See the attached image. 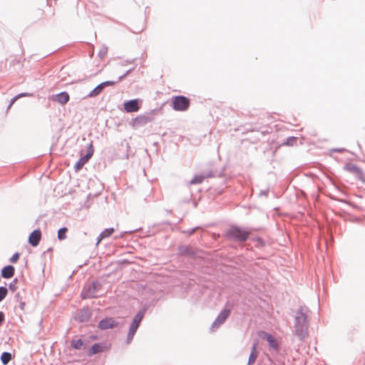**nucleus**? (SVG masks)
Segmentation results:
<instances>
[{
	"instance_id": "obj_1",
	"label": "nucleus",
	"mask_w": 365,
	"mask_h": 365,
	"mask_svg": "<svg viewBox=\"0 0 365 365\" xmlns=\"http://www.w3.org/2000/svg\"><path fill=\"white\" fill-rule=\"evenodd\" d=\"M307 309L302 308L297 317L295 323V333L300 339H303L307 332Z\"/></svg>"
},
{
	"instance_id": "obj_2",
	"label": "nucleus",
	"mask_w": 365,
	"mask_h": 365,
	"mask_svg": "<svg viewBox=\"0 0 365 365\" xmlns=\"http://www.w3.org/2000/svg\"><path fill=\"white\" fill-rule=\"evenodd\" d=\"M173 108L178 111H185L190 106V100L183 96H174L171 101Z\"/></svg>"
},
{
	"instance_id": "obj_3",
	"label": "nucleus",
	"mask_w": 365,
	"mask_h": 365,
	"mask_svg": "<svg viewBox=\"0 0 365 365\" xmlns=\"http://www.w3.org/2000/svg\"><path fill=\"white\" fill-rule=\"evenodd\" d=\"M250 232L237 227H233L227 231V235L238 241H245Z\"/></svg>"
},
{
	"instance_id": "obj_4",
	"label": "nucleus",
	"mask_w": 365,
	"mask_h": 365,
	"mask_svg": "<svg viewBox=\"0 0 365 365\" xmlns=\"http://www.w3.org/2000/svg\"><path fill=\"white\" fill-rule=\"evenodd\" d=\"M116 83V81H104L99 85H98L95 88H93L88 95V97L89 98H93L99 94H101L103 89L107 86H114Z\"/></svg>"
},
{
	"instance_id": "obj_5",
	"label": "nucleus",
	"mask_w": 365,
	"mask_h": 365,
	"mask_svg": "<svg viewBox=\"0 0 365 365\" xmlns=\"http://www.w3.org/2000/svg\"><path fill=\"white\" fill-rule=\"evenodd\" d=\"M144 316L143 312H139L134 317L133 321L130 325V330L128 332V338L132 339L135 334L140 322L142 321Z\"/></svg>"
},
{
	"instance_id": "obj_6",
	"label": "nucleus",
	"mask_w": 365,
	"mask_h": 365,
	"mask_svg": "<svg viewBox=\"0 0 365 365\" xmlns=\"http://www.w3.org/2000/svg\"><path fill=\"white\" fill-rule=\"evenodd\" d=\"M153 120L151 113L140 115L133 119V125L135 127L143 126Z\"/></svg>"
},
{
	"instance_id": "obj_7",
	"label": "nucleus",
	"mask_w": 365,
	"mask_h": 365,
	"mask_svg": "<svg viewBox=\"0 0 365 365\" xmlns=\"http://www.w3.org/2000/svg\"><path fill=\"white\" fill-rule=\"evenodd\" d=\"M101 285L96 282H92L88 286L83 293V298H94L97 297L96 291L98 290Z\"/></svg>"
},
{
	"instance_id": "obj_8",
	"label": "nucleus",
	"mask_w": 365,
	"mask_h": 365,
	"mask_svg": "<svg viewBox=\"0 0 365 365\" xmlns=\"http://www.w3.org/2000/svg\"><path fill=\"white\" fill-rule=\"evenodd\" d=\"M214 177V173L212 170L205 172L203 174L195 175L190 181V185H196L202 183L205 179Z\"/></svg>"
},
{
	"instance_id": "obj_9",
	"label": "nucleus",
	"mask_w": 365,
	"mask_h": 365,
	"mask_svg": "<svg viewBox=\"0 0 365 365\" xmlns=\"http://www.w3.org/2000/svg\"><path fill=\"white\" fill-rule=\"evenodd\" d=\"M93 149L91 148V145L89 147L86 155L81 157L78 160V161L76 163V165H74L75 170L76 171L81 170L83 168V166L89 160V159L93 155Z\"/></svg>"
},
{
	"instance_id": "obj_10",
	"label": "nucleus",
	"mask_w": 365,
	"mask_h": 365,
	"mask_svg": "<svg viewBox=\"0 0 365 365\" xmlns=\"http://www.w3.org/2000/svg\"><path fill=\"white\" fill-rule=\"evenodd\" d=\"M124 109L127 113L137 112L140 109L138 100L133 99L126 101L123 104Z\"/></svg>"
},
{
	"instance_id": "obj_11",
	"label": "nucleus",
	"mask_w": 365,
	"mask_h": 365,
	"mask_svg": "<svg viewBox=\"0 0 365 365\" xmlns=\"http://www.w3.org/2000/svg\"><path fill=\"white\" fill-rule=\"evenodd\" d=\"M230 314V311L229 309L222 310L213 322L212 327H219L223 324L229 317Z\"/></svg>"
},
{
	"instance_id": "obj_12",
	"label": "nucleus",
	"mask_w": 365,
	"mask_h": 365,
	"mask_svg": "<svg viewBox=\"0 0 365 365\" xmlns=\"http://www.w3.org/2000/svg\"><path fill=\"white\" fill-rule=\"evenodd\" d=\"M41 239V232L39 230L33 231L29 237V242L33 247H36L38 245Z\"/></svg>"
},
{
	"instance_id": "obj_13",
	"label": "nucleus",
	"mask_w": 365,
	"mask_h": 365,
	"mask_svg": "<svg viewBox=\"0 0 365 365\" xmlns=\"http://www.w3.org/2000/svg\"><path fill=\"white\" fill-rule=\"evenodd\" d=\"M117 325V323L113 318H106L102 319L98 324L101 329H111Z\"/></svg>"
},
{
	"instance_id": "obj_14",
	"label": "nucleus",
	"mask_w": 365,
	"mask_h": 365,
	"mask_svg": "<svg viewBox=\"0 0 365 365\" xmlns=\"http://www.w3.org/2000/svg\"><path fill=\"white\" fill-rule=\"evenodd\" d=\"M69 98L70 97L68 93L62 92L53 96V100L62 105H64L69 101Z\"/></svg>"
},
{
	"instance_id": "obj_15",
	"label": "nucleus",
	"mask_w": 365,
	"mask_h": 365,
	"mask_svg": "<svg viewBox=\"0 0 365 365\" xmlns=\"http://www.w3.org/2000/svg\"><path fill=\"white\" fill-rule=\"evenodd\" d=\"M14 267L11 265L4 267L1 270V276L4 278L9 279L14 275Z\"/></svg>"
},
{
	"instance_id": "obj_16",
	"label": "nucleus",
	"mask_w": 365,
	"mask_h": 365,
	"mask_svg": "<svg viewBox=\"0 0 365 365\" xmlns=\"http://www.w3.org/2000/svg\"><path fill=\"white\" fill-rule=\"evenodd\" d=\"M257 354L258 353L257 351V344H255L252 346V350L250 353L247 365H252L255 362L257 358Z\"/></svg>"
},
{
	"instance_id": "obj_17",
	"label": "nucleus",
	"mask_w": 365,
	"mask_h": 365,
	"mask_svg": "<svg viewBox=\"0 0 365 365\" xmlns=\"http://www.w3.org/2000/svg\"><path fill=\"white\" fill-rule=\"evenodd\" d=\"M103 351V346L99 344H93L88 351V355L91 356Z\"/></svg>"
},
{
	"instance_id": "obj_18",
	"label": "nucleus",
	"mask_w": 365,
	"mask_h": 365,
	"mask_svg": "<svg viewBox=\"0 0 365 365\" xmlns=\"http://www.w3.org/2000/svg\"><path fill=\"white\" fill-rule=\"evenodd\" d=\"M113 232H114L113 228H108V229H106L105 230H103L100 235V239L98 240V243H99L101 242V240H103V238L110 237Z\"/></svg>"
},
{
	"instance_id": "obj_19",
	"label": "nucleus",
	"mask_w": 365,
	"mask_h": 365,
	"mask_svg": "<svg viewBox=\"0 0 365 365\" xmlns=\"http://www.w3.org/2000/svg\"><path fill=\"white\" fill-rule=\"evenodd\" d=\"M71 346L76 349H81L83 348L84 344L81 339H76L71 341Z\"/></svg>"
},
{
	"instance_id": "obj_20",
	"label": "nucleus",
	"mask_w": 365,
	"mask_h": 365,
	"mask_svg": "<svg viewBox=\"0 0 365 365\" xmlns=\"http://www.w3.org/2000/svg\"><path fill=\"white\" fill-rule=\"evenodd\" d=\"M11 359V354L9 352H4L1 356V361L3 364H7Z\"/></svg>"
},
{
	"instance_id": "obj_21",
	"label": "nucleus",
	"mask_w": 365,
	"mask_h": 365,
	"mask_svg": "<svg viewBox=\"0 0 365 365\" xmlns=\"http://www.w3.org/2000/svg\"><path fill=\"white\" fill-rule=\"evenodd\" d=\"M265 339L269 343V345L272 347H277V343L276 340L274 339V338L271 334H265Z\"/></svg>"
},
{
	"instance_id": "obj_22",
	"label": "nucleus",
	"mask_w": 365,
	"mask_h": 365,
	"mask_svg": "<svg viewBox=\"0 0 365 365\" xmlns=\"http://www.w3.org/2000/svg\"><path fill=\"white\" fill-rule=\"evenodd\" d=\"M68 229L66 227L61 228L58 231V238L59 240H63L66 238V232Z\"/></svg>"
},
{
	"instance_id": "obj_23",
	"label": "nucleus",
	"mask_w": 365,
	"mask_h": 365,
	"mask_svg": "<svg viewBox=\"0 0 365 365\" xmlns=\"http://www.w3.org/2000/svg\"><path fill=\"white\" fill-rule=\"evenodd\" d=\"M8 290L4 287H0V302H1L6 296Z\"/></svg>"
},
{
	"instance_id": "obj_24",
	"label": "nucleus",
	"mask_w": 365,
	"mask_h": 365,
	"mask_svg": "<svg viewBox=\"0 0 365 365\" xmlns=\"http://www.w3.org/2000/svg\"><path fill=\"white\" fill-rule=\"evenodd\" d=\"M19 253H15L11 258H10V262H12V263H15L19 259Z\"/></svg>"
},
{
	"instance_id": "obj_25",
	"label": "nucleus",
	"mask_w": 365,
	"mask_h": 365,
	"mask_svg": "<svg viewBox=\"0 0 365 365\" xmlns=\"http://www.w3.org/2000/svg\"><path fill=\"white\" fill-rule=\"evenodd\" d=\"M26 96V94H21V95H19L18 96H16L14 98H12L11 101V103H10L9 108H10L14 103V102L18 99V98H19L20 96Z\"/></svg>"
},
{
	"instance_id": "obj_26",
	"label": "nucleus",
	"mask_w": 365,
	"mask_h": 365,
	"mask_svg": "<svg viewBox=\"0 0 365 365\" xmlns=\"http://www.w3.org/2000/svg\"><path fill=\"white\" fill-rule=\"evenodd\" d=\"M4 319H5V315H4V312H0V327L4 322Z\"/></svg>"
},
{
	"instance_id": "obj_27",
	"label": "nucleus",
	"mask_w": 365,
	"mask_h": 365,
	"mask_svg": "<svg viewBox=\"0 0 365 365\" xmlns=\"http://www.w3.org/2000/svg\"><path fill=\"white\" fill-rule=\"evenodd\" d=\"M86 318H88L91 317V312L88 310H87L86 312Z\"/></svg>"
},
{
	"instance_id": "obj_28",
	"label": "nucleus",
	"mask_w": 365,
	"mask_h": 365,
	"mask_svg": "<svg viewBox=\"0 0 365 365\" xmlns=\"http://www.w3.org/2000/svg\"><path fill=\"white\" fill-rule=\"evenodd\" d=\"M126 75H127V73H125L123 76H120L118 78V81H121Z\"/></svg>"
},
{
	"instance_id": "obj_29",
	"label": "nucleus",
	"mask_w": 365,
	"mask_h": 365,
	"mask_svg": "<svg viewBox=\"0 0 365 365\" xmlns=\"http://www.w3.org/2000/svg\"><path fill=\"white\" fill-rule=\"evenodd\" d=\"M133 32H134V33H138V32H140V31H133Z\"/></svg>"
},
{
	"instance_id": "obj_30",
	"label": "nucleus",
	"mask_w": 365,
	"mask_h": 365,
	"mask_svg": "<svg viewBox=\"0 0 365 365\" xmlns=\"http://www.w3.org/2000/svg\"><path fill=\"white\" fill-rule=\"evenodd\" d=\"M88 46H93V44H92V43H89Z\"/></svg>"
}]
</instances>
